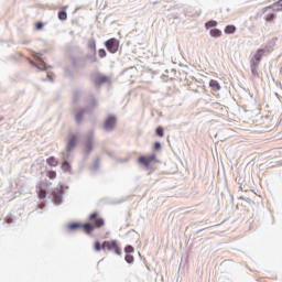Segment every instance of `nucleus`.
I'll use <instances>...</instances> for the list:
<instances>
[{
  "label": "nucleus",
  "mask_w": 282,
  "mask_h": 282,
  "mask_svg": "<svg viewBox=\"0 0 282 282\" xmlns=\"http://www.w3.org/2000/svg\"><path fill=\"white\" fill-rule=\"evenodd\" d=\"M89 220L91 223H87V224H84V225H80L78 223L70 224L68 226V229H70V230H78V228H83V230L85 232H87V235H91V232H94L95 228H102V226H105V219L98 218V213H93L89 216Z\"/></svg>",
  "instance_id": "1"
},
{
  "label": "nucleus",
  "mask_w": 282,
  "mask_h": 282,
  "mask_svg": "<svg viewBox=\"0 0 282 282\" xmlns=\"http://www.w3.org/2000/svg\"><path fill=\"white\" fill-rule=\"evenodd\" d=\"M102 250H108L109 252H115V254H122V249L118 245V240H108L102 242Z\"/></svg>",
  "instance_id": "2"
},
{
  "label": "nucleus",
  "mask_w": 282,
  "mask_h": 282,
  "mask_svg": "<svg viewBox=\"0 0 282 282\" xmlns=\"http://www.w3.org/2000/svg\"><path fill=\"white\" fill-rule=\"evenodd\" d=\"M138 162L139 164H142V166L151 169V164H153V162H158V155H141L139 156Z\"/></svg>",
  "instance_id": "3"
},
{
  "label": "nucleus",
  "mask_w": 282,
  "mask_h": 282,
  "mask_svg": "<svg viewBox=\"0 0 282 282\" xmlns=\"http://www.w3.org/2000/svg\"><path fill=\"white\" fill-rule=\"evenodd\" d=\"M105 46L110 54H116V52H118L120 48V41H118L116 37H111L110 40L106 41Z\"/></svg>",
  "instance_id": "4"
},
{
  "label": "nucleus",
  "mask_w": 282,
  "mask_h": 282,
  "mask_svg": "<svg viewBox=\"0 0 282 282\" xmlns=\"http://www.w3.org/2000/svg\"><path fill=\"white\" fill-rule=\"evenodd\" d=\"M262 14H264V21H267V23H272V21H274L276 17V13H274V9H272L271 7L263 8Z\"/></svg>",
  "instance_id": "5"
},
{
  "label": "nucleus",
  "mask_w": 282,
  "mask_h": 282,
  "mask_svg": "<svg viewBox=\"0 0 282 282\" xmlns=\"http://www.w3.org/2000/svg\"><path fill=\"white\" fill-rule=\"evenodd\" d=\"M116 122H117L116 117L109 116L104 123V129L106 131H112L113 127H116Z\"/></svg>",
  "instance_id": "6"
},
{
  "label": "nucleus",
  "mask_w": 282,
  "mask_h": 282,
  "mask_svg": "<svg viewBox=\"0 0 282 282\" xmlns=\"http://www.w3.org/2000/svg\"><path fill=\"white\" fill-rule=\"evenodd\" d=\"M263 54H265V50H258L253 57L251 58V64L259 65L261 63V58H263Z\"/></svg>",
  "instance_id": "7"
},
{
  "label": "nucleus",
  "mask_w": 282,
  "mask_h": 282,
  "mask_svg": "<svg viewBox=\"0 0 282 282\" xmlns=\"http://www.w3.org/2000/svg\"><path fill=\"white\" fill-rule=\"evenodd\" d=\"M77 142H78V137L76 134H72L68 138V143H67V147H66V151H72L76 147Z\"/></svg>",
  "instance_id": "8"
},
{
  "label": "nucleus",
  "mask_w": 282,
  "mask_h": 282,
  "mask_svg": "<svg viewBox=\"0 0 282 282\" xmlns=\"http://www.w3.org/2000/svg\"><path fill=\"white\" fill-rule=\"evenodd\" d=\"M86 110L80 108L75 111V121L77 124H80L83 122V118L85 117Z\"/></svg>",
  "instance_id": "9"
},
{
  "label": "nucleus",
  "mask_w": 282,
  "mask_h": 282,
  "mask_svg": "<svg viewBox=\"0 0 282 282\" xmlns=\"http://www.w3.org/2000/svg\"><path fill=\"white\" fill-rule=\"evenodd\" d=\"M209 87H212V89L214 91H219V89H221V85H219V82L215 80V79H212L209 82Z\"/></svg>",
  "instance_id": "10"
},
{
  "label": "nucleus",
  "mask_w": 282,
  "mask_h": 282,
  "mask_svg": "<svg viewBox=\"0 0 282 282\" xmlns=\"http://www.w3.org/2000/svg\"><path fill=\"white\" fill-rule=\"evenodd\" d=\"M65 10H67V7H64L63 11L58 12L59 21H67V12H65Z\"/></svg>",
  "instance_id": "11"
},
{
  "label": "nucleus",
  "mask_w": 282,
  "mask_h": 282,
  "mask_svg": "<svg viewBox=\"0 0 282 282\" xmlns=\"http://www.w3.org/2000/svg\"><path fill=\"white\" fill-rule=\"evenodd\" d=\"M235 32H237L236 25H227L225 28V34H235Z\"/></svg>",
  "instance_id": "12"
},
{
  "label": "nucleus",
  "mask_w": 282,
  "mask_h": 282,
  "mask_svg": "<svg viewBox=\"0 0 282 282\" xmlns=\"http://www.w3.org/2000/svg\"><path fill=\"white\" fill-rule=\"evenodd\" d=\"M210 36H213L214 39H219V36H221V30L219 29H213L209 32Z\"/></svg>",
  "instance_id": "13"
},
{
  "label": "nucleus",
  "mask_w": 282,
  "mask_h": 282,
  "mask_svg": "<svg viewBox=\"0 0 282 282\" xmlns=\"http://www.w3.org/2000/svg\"><path fill=\"white\" fill-rule=\"evenodd\" d=\"M46 164H48V166H56L58 164V160H56L54 156H51L46 159Z\"/></svg>",
  "instance_id": "14"
},
{
  "label": "nucleus",
  "mask_w": 282,
  "mask_h": 282,
  "mask_svg": "<svg viewBox=\"0 0 282 282\" xmlns=\"http://www.w3.org/2000/svg\"><path fill=\"white\" fill-rule=\"evenodd\" d=\"M109 80V77L107 76H100L96 79V85H105Z\"/></svg>",
  "instance_id": "15"
},
{
  "label": "nucleus",
  "mask_w": 282,
  "mask_h": 282,
  "mask_svg": "<svg viewBox=\"0 0 282 282\" xmlns=\"http://www.w3.org/2000/svg\"><path fill=\"white\" fill-rule=\"evenodd\" d=\"M37 195H39L40 199H45V197H47V191H45L42 187H40L39 192H37Z\"/></svg>",
  "instance_id": "16"
},
{
  "label": "nucleus",
  "mask_w": 282,
  "mask_h": 282,
  "mask_svg": "<svg viewBox=\"0 0 282 282\" xmlns=\"http://www.w3.org/2000/svg\"><path fill=\"white\" fill-rule=\"evenodd\" d=\"M124 252L126 254H133L135 252V248H133V246H127L124 248Z\"/></svg>",
  "instance_id": "17"
},
{
  "label": "nucleus",
  "mask_w": 282,
  "mask_h": 282,
  "mask_svg": "<svg viewBox=\"0 0 282 282\" xmlns=\"http://www.w3.org/2000/svg\"><path fill=\"white\" fill-rule=\"evenodd\" d=\"M155 133L159 135V138H164V128L158 127Z\"/></svg>",
  "instance_id": "18"
},
{
  "label": "nucleus",
  "mask_w": 282,
  "mask_h": 282,
  "mask_svg": "<svg viewBox=\"0 0 282 282\" xmlns=\"http://www.w3.org/2000/svg\"><path fill=\"white\" fill-rule=\"evenodd\" d=\"M46 177H48V180H56V171L46 172Z\"/></svg>",
  "instance_id": "19"
},
{
  "label": "nucleus",
  "mask_w": 282,
  "mask_h": 282,
  "mask_svg": "<svg viewBox=\"0 0 282 282\" xmlns=\"http://www.w3.org/2000/svg\"><path fill=\"white\" fill-rule=\"evenodd\" d=\"M205 28H217V21L210 20L205 24Z\"/></svg>",
  "instance_id": "20"
},
{
  "label": "nucleus",
  "mask_w": 282,
  "mask_h": 282,
  "mask_svg": "<svg viewBox=\"0 0 282 282\" xmlns=\"http://www.w3.org/2000/svg\"><path fill=\"white\" fill-rule=\"evenodd\" d=\"M62 169H63L64 171H70V170H72V165H69V162L64 161V162L62 163Z\"/></svg>",
  "instance_id": "21"
},
{
  "label": "nucleus",
  "mask_w": 282,
  "mask_h": 282,
  "mask_svg": "<svg viewBox=\"0 0 282 282\" xmlns=\"http://www.w3.org/2000/svg\"><path fill=\"white\" fill-rule=\"evenodd\" d=\"M127 263H133V261H135V258H133V256H131V253H127L124 257Z\"/></svg>",
  "instance_id": "22"
},
{
  "label": "nucleus",
  "mask_w": 282,
  "mask_h": 282,
  "mask_svg": "<svg viewBox=\"0 0 282 282\" xmlns=\"http://www.w3.org/2000/svg\"><path fill=\"white\" fill-rule=\"evenodd\" d=\"M258 67L259 65L251 64V72L253 76H259V72L257 70Z\"/></svg>",
  "instance_id": "23"
},
{
  "label": "nucleus",
  "mask_w": 282,
  "mask_h": 282,
  "mask_svg": "<svg viewBox=\"0 0 282 282\" xmlns=\"http://www.w3.org/2000/svg\"><path fill=\"white\" fill-rule=\"evenodd\" d=\"M98 56L99 58H105V56H107V51H105V48H100L98 51Z\"/></svg>",
  "instance_id": "24"
},
{
  "label": "nucleus",
  "mask_w": 282,
  "mask_h": 282,
  "mask_svg": "<svg viewBox=\"0 0 282 282\" xmlns=\"http://www.w3.org/2000/svg\"><path fill=\"white\" fill-rule=\"evenodd\" d=\"M95 250L96 252H100V250H102V245H100V241L95 242Z\"/></svg>",
  "instance_id": "25"
},
{
  "label": "nucleus",
  "mask_w": 282,
  "mask_h": 282,
  "mask_svg": "<svg viewBox=\"0 0 282 282\" xmlns=\"http://www.w3.org/2000/svg\"><path fill=\"white\" fill-rule=\"evenodd\" d=\"M35 29L36 30H43V22L35 23Z\"/></svg>",
  "instance_id": "26"
},
{
  "label": "nucleus",
  "mask_w": 282,
  "mask_h": 282,
  "mask_svg": "<svg viewBox=\"0 0 282 282\" xmlns=\"http://www.w3.org/2000/svg\"><path fill=\"white\" fill-rule=\"evenodd\" d=\"M154 149H156V151L162 149V144H160V142H155Z\"/></svg>",
  "instance_id": "27"
},
{
  "label": "nucleus",
  "mask_w": 282,
  "mask_h": 282,
  "mask_svg": "<svg viewBox=\"0 0 282 282\" xmlns=\"http://www.w3.org/2000/svg\"><path fill=\"white\" fill-rule=\"evenodd\" d=\"M86 149H88V151H91V144L90 143L86 144Z\"/></svg>",
  "instance_id": "28"
}]
</instances>
